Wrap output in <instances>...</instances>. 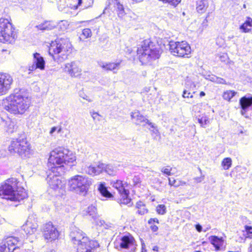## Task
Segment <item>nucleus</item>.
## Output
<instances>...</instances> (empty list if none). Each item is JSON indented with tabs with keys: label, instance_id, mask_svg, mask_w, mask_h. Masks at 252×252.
<instances>
[{
	"label": "nucleus",
	"instance_id": "1",
	"mask_svg": "<svg viewBox=\"0 0 252 252\" xmlns=\"http://www.w3.org/2000/svg\"><path fill=\"white\" fill-rule=\"evenodd\" d=\"M30 103V99L27 93L20 90L9 95L4 101L3 107L11 113L22 114L29 108Z\"/></svg>",
	"mask_w": 252,
	"mask_h": 252
},
{
	"label": "nucleus",
	"instance_id": "2",
	"mask_svg": "<svg viewBox=\"0 0 252 252\" xmlns=\"http://www.w3.org/2000/svg\"><path fill=\"white\" fill-rule=\"evenodd\" d=\"M16 178L6 180L0 186V195L5 199L20 202L27 197V193L23 188H19Z\"/></svg>",
	"mask_w": 252,
	"mask_h": 252
},
{
	"label": "nucleus",
	"instance_id": "3",
	"mask_svg": "<svg viewBox=\"0 0 252 252\" xmlns=\"http://www.w3.org/2000/svg\"><path fill=\"white\" fill-rule=\"evenodd\" d=\"M76 159V156L71 151L63 147H58L51 152L48 166L49 168L55 169L63 166V164L73 165Z\"/></svg>",
	"mask_w": 252,
	"mask_h": 252
},
{
	"label": "nucleus",
	"instance_id": "4",
	"mask_svg": "<svg viewBox=\"0 0 252 252\" xmlns=\"http://www.w3.org/2000/svg\"><path fill=\"white\" fill-rule=\"evenodd\" d=\"M71 46L68 39L57 38L51 42L49 52L53 60L60 63L68 58L71 52Z\"/></svg>",
	"mask_w": 252,
	"mask_h": 252
},
{
	"label": "nucleus",
	"instance_id": "5",
	"mask_svg": "<svg viewBox=\"0 0 252 252\" xmlns=\"http://www.w3.org/2000/svg\"><path fill=\"white\" fill-rule=\"evenodd\" d=\"M137 55L140 62L143 64H148L151 62L159 58L161 50L155 47L153 43L145 42L144 45L137 49Z\"/></svg>",
	"mask_w": 252,
	"mask_h": 252
},
{
	"label": "nucleus",
	"instance_id": "6",
	"mask_svg": "<svg viewBox=\"0 0 252 252\" xmlns=\"http://www.w3.org/2000/svg\"><path fill=\"white\" fill-rule=\"evenodd\" d=\"M92 184L91 179L85 176L77 175L68 180L67 186L70 191L84 195Z\"/></svg>",
	"mask_w": 252,
	"mask_h": 252
},
{
	"label": "nucleus",
	"instance_id": "7",
	"mask_svg": "<svg viewBox=\"0 0 252 252\" xmlns=\"http://www.w3.org/2000/svg\"><path fill=\"white\" fill-rule=\"evenodd\" d=\"M8 149L11 153H16L23 158L29 157L31 154L30 144L24 137L13 139Z\"/></svg>",
	"mask_w": 252,
	"mask_h": 252
},
{
	"label": "nucleus",
	"instance_id": "8",
	"mask_svg": "<svg viewBox=\"0 0 252 252\" xmlns=\"http://www.w3.org/2000/svg\"><path fill=\"white\" fill-rule=\"evenodd\" d=\"M11 23L6 19H0V42L11 43L14 42L16 33Z\"/></svg>",
	"mask_w": 252,
	"mask_h": 252
},
{
	"label": "nucleus",
	"instance_id": "9",
	"mask_svg": "<svg viewBox=\"0 0 252 252\" xmlns=\"http://www.w3.org/2000/svg\"><path fill=\"white\" fill-rule=\"evenodd\" d=\"M169 51L173 56L185 58L188 57L191 53V48L189 45L185 41H174L169 42Z\"/></svg>",
	"mask_w": 252,
	"mask_h": 252
},
{
	"label": "nucleus",
	"instance_id": "10",
	"mask_svg": "<svg viewBox=\"0 0 252 252\" xmlns=\"http://www.w3.org/2000/svg\"><path fill=\"white\" fill-rule=\"evenodd\" d=\"M13 79L9 74L0 73V95L6 94L11 89Z\"/></svg>",
	"mask_w": 252,
	"mask_h": 252
},
{
	"label": "nucleus",
	"instance_id": "11",
	"mask_svg": "<svg viewBox=\"0 0 252 252\" xmlns=\"http://www.w3.org/2000/svg\"><path fill=\"white\" fill-rule=\"evenodd\" d=\"M42 230L45 239L48 241L55 240L59 236V233L58 231L51 222L45 224Z\"/></svg>",
	"mask_w": 252,
	"mask_h": 252
},
{
	"label": "nucleus",
	"instance_id": "12",
	"mask_svg": "<svg viewBox=\"0 0 252 252\" xmlns=\"http://www.w3.org/2000/svg\"><path fill=\"white\" fill-rule=\"evenodd\" d=\"M117 243L121 249L128 250L130 249V252H134L136 249L135 241L133 237L128 234L122 236Z\"/></svg>",
	"mask_w": 252,
	"mask_h": 252
},
{
	"label": "nucleus",
	"instance_id": "13",
	"mask_svg": "<svg viewBox=\"0 0 252 252\" xmlns=\"http://www.w3.org/2000/svg\"><path fill=\"white\" fill-rule=\"evenodd\" d=\"M70 238L74 245L80 244L81 242L87 243L88 238L85 236L83 232L77 227H73L70 233Z\"/></svg>",
	"mask_w": 252,
	"mask_h": 252
},
{
	"label": "nucleus",
	"instance_id": "14",
	"mask_svg": "<svg viewBox=\"0 0 252 252\" xmlns=\"http://www.w3.org/2000/svg\"><path fill=\"white\" fill-rule=\"evenodd\" d=\"M18 242V238L14 237L7 238L0 246V252H13L17 248L16 245Z\"/></svg>",
	"mask_w": 252,
	"mask_h": 252
},
{
	"label": "nucleus",
	"instance_id": "15",
	"mask_svg": "<svg viewBox=\"0 0 252 252\" xmlns=\"http://www.w3.org/2000/svg\"><path fill=\"white\" fill-rule=\"evenodd\" d=\"M63 70L64 72L67 73L72 77H78L82 72V69L79 67L78 63L75 61L66 63Z\"/></svg>",
	"mask_w": 252,
	"mask_h": 252
},
{
	"label": "nucleus",
	"instance_id": "16",
	"mask_svg": "<svg viewBox=\"0 0 252 252\" xmlns=\"http://www.w3.org/2000/svg\"><path fill=\"white\" fill-rule=\"evenodd\" d=\"M45 62L43 58L37 53L33 54V63L31 65L29 66L28 70L30 71L29 74L31 71L35 70L36 69L44 70L45 68Z\"/></svg>",
	"mask_w": 252,
	"mask_h": 252
},
{
	"label": "nucleus",
	"instance_id": "17",
	"mask_svg": "<svg viewBox=\"0 0 252 252\" xmlns=\"http://www.w3.org/2000/svg\"><path fill=\"white\" fill-rule=\"evenodd\" d=\"M74 246L76 249V252H91L92 249L98 246V243L88 239V242L87 243L81 242Z\"/></svg>",
	"mask_w": 252,
	"mask_h": 252
},
{
	"label": "nucleus",
	"instance_id": "18",
	"mask_svg": "<svg viewBox=\"0 0 252 252\" xmlns=\"http://www.w3.org/2000/svg\"><path fill=\"white\" fill-rule=\"evenodd\" d=\"M46 180L50 188L54 190L62 186L60 177L55 175L54 171L48 175Z\"/></svg>",
	"mask_w": 252,
	"mask_h": 252
},
{
	"label": "nucleus",
	"instance_id": "19",
	"mask_svg": "<svg viewBox=\"0 0 252 252\" xmlns=\"http://www.w3.org/2000/svg\"><path fill=\"white\" fill-rule=\"evenodd\" d=\"M102 164L99 163L96 166H89L86 168L85 172L90 175L95 176L103 172Z\"/></svg>",
	"mask_w": 252,
	"mask_h": 252
},
{
	"label": "nucleus",
	"instance_id": "20",
	"mask_svg": "<svg viewBox=\"0 0 252 252\" xmlns=\"http://www.w3.org/2000/svg\"><path fill=\"white\" fill-rule=\"evenodd\" d=\"M112 1L113 2L115 10L116 11L118 17L121 19L123 18L126 15V12L124 6L120 2V0H112Z\"/></svg>",
	"mask_w": 252,
	"mask_h": 252
},
{
	"label": "nucleus",
	"instance_id": "21",
	"mask_svg": "<svg viewBox=\"0 0 252 252\" xmlns=\"http://www.w3.org/2000/svg\"><path fill=\"white\" fill-rule=\"evenodd\" d=\"M209 6L208 0H197L196 9L198 12L204 13Z\"/></svg>",
	"mask_w": 252,
	"mask_h": 252
},
{
	"label": "nucleus",
	"instance_id": "22",
	"mask_svg": "<svg viewBox=\"0 0 252 252\" xmlns=\"http://www.w3.org/2000/svg\"><path fill=\"white\" fill-rule=\"evenodd\" d=\"M211 243L215 247L216 251L220 250V247L223 244L222 238H219L216 236H211L209 237Z\"/></svg>",
	"mask_w": 252,
	"mask_h": 252
},
{
	"label": "nucleus",
	"instance_id": "23",
	"mask_svg": "<svg viewBox=\"0 0 252 252\" xmlns=\"http://www.w3.org/2000/svg\"><path fill=\"white\" fill-rule=\"evenodd\" d=\"M121 62L116 63H103L101 65V67L106 70L113 71L114 73L117 72V70L119 69Z\"/></svg>",
	"mask_w": 252,
	"mask_h": 252
},
{
	"label": "nucleus",
	"instance_id": "24",
	"mask_svg": "<svg viewBox=\"0 0 252 252\" xmlns=\"http://www.w3.org/2000/svg\"><path fill=\"white\" fill-rule=\"evenodd\" d=\"M239 103L242 109H247L252 105V96H243L240 99Z\"/></svg>",
	"mask_w": 252,
	"mask_h": 252
},
{
	"label": "nucleus",
	"instance_id": "25",
	"mask_svg": "<svg viewBox=\"0 0 252 252\" xmlns=\"http://www.w3.org/2000/svg\"><path fill=\"white\" fill-rule=\"evenodd\" d=\"M23 228L27 234L31 235L36 231L37 225L36 224H32L28 221L25 225L23 226Z\"/></svg>",
	"mask_w": 252,
	"mask_h": 252
},
{
	"label": "nucleus",
	"instance_id": "26",
	"mask_svg": "<svg viewBox=\"0 0 252 252\" xmlns=\"http://www.w3.org/2000/svg\"><path fill=\"white\" fill-rule=\"evenodd\" d=\"M131 117L132 119L135 120L137 125L141 123H146L147 120L144 116L141 115L139 111L131 112Z\"/></svg>",
	"mask_w": 252,
	"mask_h": 252
},
{
	"label": "nucleus",
	"instance_id": "27",
	"mask_svg": "<svg viewBox=\"0 0 252 252\" xmlns=\"http://www.w3.org/2000/svg\"><path fill=\"white\" fill-rule=\"evenodd\" d=\"M111 184L112 185V186L114 188L117 189L120 194H121L124 192H126V191L127 190L125 189V184H123L122 181L117 180L116 181L112 182Z\"/></svg>",
	"mask_w": 252,
	"mask_h": 252
},
{
	"label": "nucleus",
	"instance_id": "28",
	"mask_svg": "<svg viewBox=\"0 0 252 252\" xmlns=\"http://www.w3.org/2000/svg\"><path fill=\"white\" fill-rule=\"evenodd\" d=\"M240 29L244 32H249L252 29V19L248 17L247 20L240 27Z\"/></svg>",
	"mask_w": 252,
	"mask_h": 252
},
{
	"label": "nucleus",
	"instance_id": "29",
	"mask_svg": "<svg viewBox=\"0 0 252 252\" xmlns=\"http://www.w3.org/2000/svg\"><path fill=\"white\" fill-rule=\"evenodd\" d=\"M55 27V25L53 22L46 21L39 25L36 26L38 30L42 31H49L53 29Z\"/></svg>",
	"mask_w": 252,
	"mask_h": 252
},
{
	"label": "nucleus",
	"instance_id": "30",
	"mask_svg": "<svg viewBox=\"0 0 252 252\" xmlns=\"http://www.w3.org/2000/svg\"><path fill=\"white\" fill-rule=\"evenodd\" d=\"M98 189L103 197L111 198L113 196L112 193L108 190L104 183H100L98 186Z\"/></svg>",
	"mask_w": 252,
	"mask_h": 252
},
{
	"label": "nucleus",
	"instance_id": "31",
	"mask_svg": "<svg viewBox=\"0 0 252 252\" xmlns=\"http://www.w3.org/2000/svg\"><path fill=\"white\" fill-rule=\"evenodd\" d=\"M129 191L128 190L126 191V192L122 193L121 194L122 198L120 199V204L127 205L128 206L132 205L131 199L128 197Z\"/></svg>",
	"mask_w": 252,
	"mask_h": 252
},
{
	"label": "nucleus",
	"instance_id": "32",
	"mask_svg": "<svg viewBox=\"0 0 252 252\" xmlns=\"http://www.w3.org/2000/svg\"><path fill=\"white\" fill-rule=\"evenodd\" d=\"M136 208H137V213L140 215H144L148 212V209L146 208L145 205L141 201L138 202L136 203Z\"/></svg>",
	"mask_w": 252,
	"mask_h": 252
},
{
	"label": "nucleus",
	"instance_id": "33",
	"mask_svg": "<svg viewBox=\"0 0 252 252\" xmlns=\"http://www.w3.org/2000/svg\"><path fill=\"white\" fill-rule=\"evenodd\" d=\"M104 166L103 167V171H105L106 173L110 175H115L116 173V169L113 166L108 164L105 165L103 163H100Z\"/></svg>",
	"mask_w": 252,
	"mask_h": 252
},
{
	"label": "nucleus",
	"instance_id": "34",
	"mask_svg": "<svg viewBox=\"0 0 252 252\" xmlns=\"http://www.w3.org/2000/svg\"><path fill=\"white\" fill-rule=\"evenodd\" d=\"M87 214L94 220L96 219L97 215L96 213V208L94 206L91 205L88 207Z\"/></svg>",
	"mask_w": 252,
	"mask_h": 252
},
{
	"label": "nucleus",
	"instance_id": "35",
	"mask_svg": "<svg viewBox=\"0 0 252 252\" xmlns=\"http://www.w3.org/2000/svg\"><path fill=\"white\" fill-rule=\"evenodd\" d=\"M221 166L225 170H228L232 165V159L230 158H224L221 163Z\"/></svg>",
	"mask_w": 252,
	"mask_h": 252
},
{
	"label": "nucleus",
	"instance_id": "36",
	"mask_svg": "<svg viewBox=\"0 0 252 252\" xmlns=\"http://www.w3.org/2000/svg\"><path fill=\"white\" fill-rule=\"evenodd\" d=\"M197 120L200 125L201 126L205 127V126L209 123L208 118L205 115L199 116Z\"/></svg>",
	"mask_w": 252,
	"mask_h": 252
},
{
	"label": "nucleus",
	"instance_id": "37",
	"mask_svg": "<svg viewBox=\"0 0 252 252\" xmlns=\"http://www.w3.org/2000/svg\"><path fill=\"white\" fill-rule=\"evenodd\" d=\"M236 94V92L234 91H227L223 93L222 97L225 100L229 101Z\"/></svg>",
	"mask_w": 252,
	"mask_h": 252
},
{
	"label": "nucleus",
	"instance_id": "38",
	"mask_svg": "<svg viewBox=\"0 0 252 252\" xmlns=\"http://www.w3.org/2000/svg\"><path fill=\"white\" fill-rule=\"evenodd\" d=\"M58 26L61 31H64L68 29L69 23L67 21L65 20L61 21L59 23Z\"/></svg>",
	"mask_w": 252,
	"mask_h": 252
},
{
	"label": "nucleus",
	"instance_id": "39",
	"mask_svg": "<svg viewBox=\"0 0 252 252\" xmlns=\"http://www.w3.org/2000/svg\"><path fill=\"white\" fill-rule=\"evenodd\" d=\"M166 208L164 205H158L157 207V212L158 214L163 215L166 213Z\"/></svg>",
	"mask_w": 252,
	"mask_h": 252
},
{
	"label": "nucleus",
	"instance_id": "40",
	"mask_svg": "<svg viewBox=\"0 0 252 252\" xmlns=\"http://www.w3.org/2000/svg\"><path fill=\"white\" fill-rule=\"evenodd\" d=\"M94 0H82V9L87 8L91 7L93 4Z\"/></svg>",
	"mask_w": 252,
	"mask_h": 252
},
{
	"label": "nucleus",
	"instance_id": "41",
	"mask_svg": "<svg viewBox=\"0 0 252 252\" xmlns=\"http://www.w3.org/2000/svg\"><path fill=\"white\" fill-rule=\"evenodd\" d=\"M82 35L84 36L85 38L90 37L92 35V31L90 29H85L82 31Z\"/></svg>",
	"mask_w": 252,
	"mask_h": 252
},
{
	"label": "nucleus",
	"instance_id": "42",
	"mask_svg": "<svg viewBox=\"0 0 252 252\" xmlns=\"http://www.w3.org/2000/svg\"><path fill=\"white\" fill-rule=\"evenodd\" d=\"M246 237L250 239L252 238V227L249 226H245Z\"/></svg>",
	"mask_w": 252,
	"mask_h": 252
},
{
	"label": "nucleus",
	"instance_id": "43",
	"mask_svg": "<svg viewBox=\"0 0 252 252\" xmlns=\"http://www.w3.org/2000/svg\"><path fill=\"white\" fill-rule=\"evenodd\" d=\"M168 181H169V184L171 186H173L175 187H178L180 186V184H178V183L177 182V181L176 180H175L174 178H169Z\"/></svg>",
	"mask_w": 252,
	"mask_h": 252
},
{
	"label": "nucleus",
	"instance_id": "44",
	"mask_svg": "<svg viewBox=\"0 0 252 252\" xmlns=\"http://www.w3.org/2000/svg\"><path fill=\"white\" fill-rule=\"evenodd\" d=\"M182 96L184 98H192L193 97V95L191 94L190 92H189L186 90H185L184 91L183 94Z\"/></svg>",
	"mask_w": 252,
	"mask_h": 252
},
{
	"label": "nucleus",
	"instance_id": "45",
	"mask_svg": "<svg viewBox=\"0 0 252 252\" xmlns=\"http://www.w3.org/2000/svg\"><path fill=\"white\" fill-rule=\"evenodd\" d=\"M171 169H169V168L163 167L161 169V171L162 173H163L164 174H166V175H167L168 176H170V175H171Z\"/></svg>",
	"mask_w": 252,
	"mask_h": 252
},
{
	"label": "nucleus",
	"instance_id": "46",
	"mask_svg": "<svg viewBox=\"0 0 252 252\" xmlns=\"http://www.w3.org/2000/svg\"><path fill=\"white\" fill-rule=\"evenodd\" d=\"M216 83L220 84H226V81L223 78L217 77Z\"/></svg>",
	"mask_w": 252,
	"mask_h": 252
},
{
	"label": "nucleus",
	"instance_id": "47",
	"mask_svg": "<svg viewBox=\"0 0 252 252\" xmlns=\"http://www.w3.org/2000/svg\"><path fill=\"white\" fill-rule=\"evenodd\" d=\"M186 85L187 86H190V88H192L193 89V88H195V85L191 81H189L188 80L186 82Z\"/></svg>",
	"mask_w": 252,
	"mask_h": 252
},
{
	"label": "nucleus",
	"instance_id": "48",
	"mask_svg": "<svg viewBox=\"0 0 252 252\" xmlns=\"http://www.w3.org/2000/svg\"><path fill=\"white\" fill-rule=\"evenodd\" d=\"M74 2L77 3V5H74V6L76 8H77L78 7L81 5L82 0H73Z\"/></svg>",
	"mask_w": 252,
	"mask_h": 252
},
{
	"label": "nucleus",
	"instance_id": "49",
	"mask_svg": "<svg viewBox=\"0 0 252 252\" xmlns=\"http://www.w3.org/2000/svg\"><path fill=\"white\" fill-rule=\"evenodd\" d=\"M154 222L158 223V220L157 218L150 219L148 220V223L150 224H152Z\"/></svg>",
	"mask_w": 252,
	"mask_h": 252
},
{
	"label": "nucleus",
	"instance_id": "50",
	"mask_svg": "<svg viewBox=\"0 0 252 252\" xmlns=\"http://www.w3.org/2000/svg\"><path fill=\"white\" fill-rule=\"evenodd\" d=\"M204 179V177H196L194 178V180L195 181V182L197 183H200L202 182V181Z\"/></svg>",
	"mask_w": 252,
	"mask_h": 252
},
{
	"label": "nucleus",
	"instance_id": "51",
	"mask_svg": "<svg viewBox=\"0 0 252 252\" xmlns=\"http://www.w3.org/2000/svg\"><path fill=\"white\" fill-rule=\"evenodd\" d=\"M6 152L4 150H0V158H3L6 156Z\"/></svg>",
	"mask_w": 252,
	"mask_h": 252
},
{
	"label": "nucleus",
	"instance_id": "52",
	"mask_svg": "<svg viewBox=\"0 0 252 252\" xmlns=\"http://www.w3.org/2000/svg\"><path fill=\"white\" fill-rule=\"evenodd\" d=\"M217 77H218L215 75H212L210 76L209 80L212 82L216 83Z\"/></svg>",
	"mask_w": 252,
	"mask_h": 252
},
{
	"label": "nucleus",
	"instance_id": "53",
	"mask_svg": "<svg viewBox=\"0 0 252 252\" xmlns=\"http://www.w3.org/2000/svg\"><path fill=\"white\" fill-rule=\"evenodd\" d=\"M195 228L197 230V231L199 232H200L202 229V226L201 225H200L199 224H196Z\"/></svg>",
	"mask_w": 252,
	"mask_h": 252
},
{
	"label": "nucleus",
	"instance_id": "54",
	"mask_svg": "<svg viewBox=\"0 0 252 252\" xmlns=\"http://www.w3.org/2000/svg\"><path fill=\"white\" fill-rule=\"evenodd\" d=\"M151 228L154 232H156L158 230V227L156 225H153V224L151 225Z\"/></svg>",
	"mask_w": 252,
	"mask_h": 252
},
{
	"label": "nucleus",
	"instance_id": "55",
	"mask_svg": "<svg viewBox=\"0 0 252 252\" xmlns=\"http://www.w3.org/2000/svg\"><path fill=\"white\" fill-rule=\"evenodd\" d=\"M96 223L97 225L101 226L104 224L105 221L103 220H98L96 221Z\"/></svg>",
	"mask_w": 252,
	"mask_h": 252
},
{
	"label": "nucleus",
	"instance_id": "56",
	"mask_svg": "<svg viewBox=\"0 0 252 252\" xmlns=\"http://www.w3.org/2000/svg\"><path fill=\"white\" fill-rule=\"evenodd\" d=\"M91 115L94 119H95L99 116L98 114L96 112H93Z\"/></svg>",
	"mask_w": 252,
	"mask_h": 252
},
{
	"label": "nucleus",
	"instance_id": "57",
	"mask_svg": "<svg viewBox=\"0 0 252 252\" xmlns=\"http://www.w3.org/2000/svg\"><path fill=\"white\" fill-rule=\"evenodd\" d=\"M146 124L149 125L152 128H154L155 127V126H154V124H153L152 123H151L149 122V121L147 119L146 123Z\"/></svg>",
	"mask_w": 252,
	"mask_h": 252
},
{
	"label": "nucleus",
	"instance_id": "58",
	"mask_svg": "<svg viewBox=\"0 0 252 252\" xmlns=\"http://www.w3.org/2000/svg\"><path fill=\"white\" fill-rule=\"evenodd\" d=\"M57 130V127L56 126H54L52 127V128L50 130V134H52L56 130Z\"/></svg>",
	"mask_w": 252,
	"mask_h": 252
},
{
	"label": "nucleus",
	"instance_id": "59",
	"mask_svg": "<svg viewBox=\"0 0 252 252\" xmlns=\"http://www.w3.org/2000/svg\"><path fill=\"white\" fill-rule=\"evenodd\" d=\"M178 184H180V186H183L186 185V183L184 181H179L178 182Z\"/></svg>",
	"mask_w": 252,
	"mask_h": 252
},
{
	"label": "nucleus",
	"instance_id": "60",
	"mask_svg": "<svg viewBox=\"0 0 252 252\" xmlns=\"http://www.w3.org/2000/svg\"><path fill=\"white\" fill-rule=\"evenodd\" d=\"M158 247L157 246H154L153 248V250L154 251H158Z\"/></svg>",
	"mask_w": 252,
	"mask_h": 252
},
{
	"label": "nucleus",
	"instance_id": "61",
	"mask_svg": "<svg viewBox=\"0 0 252 252\" xmlns=\"http://www.w3.org/2000/svg\"><path fill=\"white\" fill-rule=\"evenodd\" d=\"M247 110V109H242V110L241 111V113L242 115H244L246 112V111Z\"/></svg>",
	"mask_w": 252,
	"mask_h": 252
},
{
	"label": "nucleus",
	"instance_id": "62",
	"mask_svg": "<svg viewBox=\"0 0 252 252\" xmlns=\"http://www.w3.org/2000/svg\"><path fill=\"white\" fill-rule=\"evenodd\" d=\"M82 98H83V99H86V100H88L89 102H91V99H88L87 98V95H84V96H82Z\"/></svg>",
	"mask_w": 252,
	"mask_h": 252
},
{
	"label": "nucleus",
	"instance_id": "63",
	"mask_svg": "<svg viewBox=\"0 0 252 252\" xmlns=\"http://www.w3.org/2000/svg\"><path fill=\"white\" fill-rule=\"evenodd\" d=\"M205 95V93L204 92H201L200 93V96L201 97Z\"/></svg>",
	"mask_w": 252,
	"mask_h": 252
},
{
	"label": "nucleus",
	"instance_id": "64",
	"mask_svg": "<svg viewBox=\"0 0 252 252\" xmlns=\"http://www.w3.org/2000/svg\"><path fill=\"white\" fill-rule=\"evenodd\" d=\"M250 252H252V242L251 243Z\"/></svg>",
	"mask_w": 252,
	"mask_h": 252
}]
</instances>
